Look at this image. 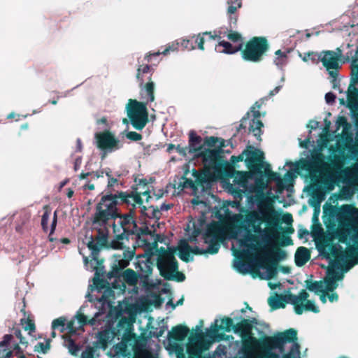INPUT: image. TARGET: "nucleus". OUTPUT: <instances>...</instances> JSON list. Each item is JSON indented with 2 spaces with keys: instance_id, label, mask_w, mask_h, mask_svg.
<instances>
[{
  "instance_id": "obj_1",
  "label": "nucleus",
  "mask_w": 358,
  "mask_h": 358,
  "mask_svg": "<svg viewBox=\"0 0 358 358\" xmlns=\"http://www.w3.org/2000/svg\"><path fill=\"white\" fill-rule=\"evenodd\" d=\"M141 195L146 196L147 203L151 198L149 189L140 193L136 191L130 192L117 191L115 194L106 193L103 195L96 205L95 212L92 216V223L103 228L99 229L97 235L94 237L93 236L90 237L87 245L92 252V261L96 262L97 266H101L103 262L98 257L99 251L101 248L107 246L108 244V230L106 226L109 221L115 220L120 216L117 205L124 203L131 205L133 208H135L137 204L141 205L143 202Z\"/></svg>"
},
{
  "instance_id": "obj_2",
  "label": "nucleus",
  "mask_w": 358,
  "mask_h": 358,
  "mask_svg": "<svg viewBox=\"0 0 358 358\" xmlns=\"http://www.w3.org/2000/svg\"><path fill=\"white\" fill-rule=\"evenodd\" d=\"M253 324H257L255 318L251 320L243 319L234 327V332L238 334L243 339L244 358H280L279 354L273 350L278 349L282 353L285 343H297V331L292 328L273 336H264L258 339L252 336Z\"/></svg>"
},
{
  "instance_id": "obj_3",
  "label": "nucleus",
  "mask_w": 358,
  "mask_h": 358,
  "mask_svg": "<svg viewBox=\"0 0 358 358\" xmlns=\"http://www.w3.org/2000/svg\"><path fill=\"white\" fill-rule=\"evenodd\" d=\"M278 219L272 208L248 211L240 224L245 234L240 240L241 246L256 250L259 241L267 243L279 228Z\"/></svg>"
},
{
  "instance_id": "obj_4",
  "label": "nucleus",
  "mask_w": 358,
  "mask_h": 358,
  "mask_svg": "<svg viewBox=\"0 0 358 358\" xmlns=\"http://www.w3.org/2000/svg\"><path fill=\"white\" fill-rule=\"evenodd\" d=\"M206 36L208 37L209 40L215 38L210 32H203L202 34H199L196 36H192V38L182 39L180 42L176 41V43L168 44L163 50H159L145 55L143 60L147 61V63L138 64V67H153L157 66L161 59L160 57L162 55H166L170 52L177 51L180 45L182 50H192L197 48L201 50H203L204 36Z\"/></svg>"
},
{
  "instance_id": "obj_5",
  "label": "nucleus",
  "mask_w": 358,
  "mask_h": 358,
  "mask_svg": "<svg viewBox=\"0 0 358 358\" xmlns=\"http://www.w3.org/2000/svg\"><path fill=\"white\" fill-rule=\"evenodd\" d=\"M134 209L133 206L127 214L120 213L119 221L113 223L115 238L111 241L110 246L115 250L122 249L126 242H129V236L135 234L138 230L137 224L134 220Z\"/></svg>"
},
{
  "instance_id": "obj_6",
  "label": "nucleus",
  "mask_w": 358,
  "mask_h": 358,
  "mask_svg": "<svg viewBox=\"0 0 358 358\" xmlns=\"http://www.w3.org/2000/svg\"><path fill=\"white\" fill-rule=\"evenodd\" d=\"M257 152H246L247 159L245 163L249 171H236L234 182L239 186L246 188L248 185V180L252 178L254 174H262V169L264 165V157H257Z\"/></svg>"
},
{
  "instance_id": "obj_7",
  "label": "nucleus",
  "mask_w": 358,
  "mask_h": 358,
  "mask_svg": "<svg viewBox=\"0 0 358 358\" xmlns=\"http://www.w3.org/2000/svg\"><path fill=\"white\" fill-rule=\"evenodd\" d=\"M348 63H351L350 67L358 66V57H355L352 51L344 53L341 47L332 50H322L323 67H342L343 65Z\"/></svg>"
},
{
  "instance_id": "obj_8",
  "label": "nucleus",
  "mask_w": 358,
  "mask_h": 358,
  "mask_svg": "<svg viewBox=\"0 0 358 358\" xmlns=\"http://www.w3.org/2000/svg\"><path fill=\"white\" fill-rule=\"evenodd\" d=\"M127 113L132 127L136 130H142L149 121L147 103L129 99Z\"/></svg>"
},
{
  "instance_id": "obj_9",
  "label": "nucleus",
  "mask_w": 358,
  "mask_h": 358,
  "mask_svg": "<svg viewBox=\"0 0 358 358\" xmlns=\"http://www.w3.org/2000/svg\"><path fill=\"white\" fill-rule=\"evenodd\" d=\"M228 8L227 13L229 14V24L230 30L227 29L221 30L220 34L226 36L229 41L234 43H243L242 37L240 34L236 31H233L231 29L235 27L237 22V16L235 15L238 8L242 6V0H227Z\"/></svg>"
},
{
  "instance_id": "obj_10",
  "label": "nucleus",
  "mask_w": 358,
  "mask_h": 358,
  "mask_svg": "<svg viewBox=\"0 0 358 358\" xmlns=\"http://www.w3.org/2000/svg\"><path fill=\"white\" fill-rule=\"evenodd\" d=\"M268 48V45L265 38H255L246 45L242 52V57L245 61L259 62Z\"/></svg>"
},
{
  "instance_id": "obj_11",
  "label": "nucleus",
  "mask_w": 358,
  "mask_h": 358,
  "mask_svg": "<svg viewBox=\"0 0 358 358\" xmlns=\"http://www.w3.org/2000/svg\"><path fill=\"white\" fill-rule=\"evenodd\" d=\"M157 267L164 278L167 274L176 271L178 268V262L175 257L174 251L161 248L157 259Z\"/></svg>"
},
{
  "instance_id": "obj_12",
  "label": "nucleus",
  "mask_w": 358,
  "mask_h": 358,
  "mask_svg": "<svg viewBox=\"0 0 358 358\" xmlns=\"http://www.w3.org/2000/svg\"><path fill=\"white\" fill-rule=\"evenodd\" d=\"M352 241L353 244L349 245L344 252H338L336 247H331V255L345 262L346 271L358 264V239L353 236Z\"/></svg>"
},
{
  "instance_id": "obj_13",
  "label": "nucleus",
  "mask_w": 358,
  "mask_h": 358,
  "mask_svg": "<svg viewBox=\"0 0 358 358\" xmlns=\"http://www.w3.org/2000/svg\"><path fill=\"white\" fill-rule=\"evenodd\" d=\"M96 147L106 152H113L122 148L120 141L109 129L97 132L94 135Z\"/></svg>"
},
{
  "instance_id": "obj_14",
  "label": "nucleus",
  "mask_w": 358,
  "mask_h": 358,
  "mask_svg": "<svg viewBox=\"0 0 358 358\" xmlns=\"http://www.w3.org/2000/svg\"><path fill=\"white\" fill-rule=\"evenodd\" d=\"M294 165L296 171H306L310 175H316L320 172V169L325 165L324 155L321 152H316L312 155L310 159H301Z\"/></svg>"
},
{
  "instance_id": "obj_15",
  "label": "nucleus",
  "mask_w": 358,
  "mask_h": 358,
  "mask_svg": "<svg viewBox=\"0 0 358 358\" xmlns=\"http://www.w3.org/2000/svg\"><path fill=\"white\" fill-rule=\"evenodd\" d=\"M309 294L305 289H301L299 295H295L294 306V312L297 315H301L303 311H311L315 313L320 312L319 308L313 301L308 300Z\"/></svg>"
},
{
  "instance_id": "obj_16",
  "label": "nucleus",
  "mask_w": 358,
  "mask_h": 358,
  "mask_svg": "<svg viewBox=\"0 0 358 358\" xmlns=\"http://www.w3.org/2000/svg\"><path fill=\"white\" fill-rule=\"evenodd\" d=\"M137 70L136 77L139 81V87L141 90H144L146 92L148 101H154L155 83L152 80L153 69H137Z\"/></svg>"
},
{
  "instance_id": "obj_17",
  "label": "nucleus",
  "mask_w": 358,
  "mask_h": 358,
  "mask_svg": "<svg viewBox=\"0 0 358 358\" xmlns=\"http://www.w3.org/2000/svg\"><path fill=\"white\" fill-rule=\"evenodd\" d=\"M339 222H345L354 229H358V208L350 204L340 206L336 213Z\"/></svg>"
},
{
  "instance_id": "obj_18",
  "label": "nucleus",
  "mask_w": 358,
  "mask_h": 358,
  "mask_svg": "<svg viewBox=\"0 0 358 358\" xmlns=\"http://www.w3.org/2000/svg\"><path fill=\"white\" fill-rule=\"evenodd\" d=\"M205 167L208 170L219 171L224 164L219 150L207 149L202 153Z\"/></svg>"
},
{
  "instance_id": "obj_19",
  "label": "nucleus",
  "mask_w": 358,
  "mask_h": 358,
  "mask_svg": "<svg viewBox=\"0 0 358 358\" xmlns=\"http://www.w3.org/2000/svg\"><path fill=\"white\" fill-rule=\"evenodd\" d=\"M286 257V252L278 247L274 248L272 253L265 257L264 261L266 264H268L267 271L269 278H273L276 273L278 261L282 260L285 259Z\"/></svg>"
},
{
  "instance_id": "obj_20",
  "label": "nucleus",
  "mask_w": 358,
  "mask_h": 358,
  "mask_svg": "<svg viewBox=\"0 0 358 358\" xmlns=\"http://www.w3.org/2000/svg\"><path fill=\"white\" fill-rule=\"evenodd\" d=\"M262 103L256 101L254 106L252 108L251 111L253 113V118L250 120L249 127V131L252 132L256 138L259 141L262 140V128L264 127L263 122L259 120L261 113L259 109L262 106Z\"/></svg>"
},
{
  "instance_id": "obj_21",
  "label": "nucleus",
  "mask_w": 358,
  "mask_h": 358,
  "mask_svg": "<svg viewBox=\"0 0 358 358\" xmlns=\"http://www.w3.org/2000/svg\"><path fill=\"white\" fill-rule=\"evenodd\" d=\"M295 294L289 293L287 294H278L270 296L268 299V303L272 310H277L279 308H284L286 303H294Z\"/></svg>"
},
{
  "instance_id": "obj_22",
  "label": "nucleus",
  "mask_w": 358,
  "mask_h": 358,
  "mask_svg": "<svg viewBox=\"0 0 358 358\" xmlns=\"http://www.w3.org/2000/svg\"><path fill=\"white\" fill-rule=\"evenodd\" d=\"M13 336L11 334H6L3 340L0 342V349H8L13 352L17 358H26L23 354L19 343L13 342Z\"/></svg>"
},
{
  "instance_id": "obj_23",
  "label": "nucleus",
  "mask_w": 358,
  "mask_h": 358,
  "mask_svg": "<svg viewBox=\"0 0 358 358\" xmlns=\"http://www.w3.org/2000/svg\"><path fill=\"white\" fill-rule=\"evenodd\" d=\"M136 268H138V271H140V273H138L139 279L143 285H147L149 281V277L152 272V262L150 258H147L145 260L138 261Z\"/></svg>"
},
{
  "instance_id": "obj_24",
  "label": "nucleus",
  "mask_w": 358,
  "mask_h": 358,
  "mask_svg": "<svg viewBox=\"0 0 358 358\" xmlns=\"http://www.w3.org/2000/svg\"><path fill=\"white\" fill-rule=\"evenodd\" d=\"M101 316H102V313L101 312H96L93 317L88 319L85 315L78 311L75 317L80 327H84L87 324L94 327L101 324V322L103 321V319L100 318Z\"/></svg>"
},
{
  "instance_id": "obj_25",
  "label": "nucleus",
  "mask_w": 358,
  "mask_h": 358,
  "mask_svg": "<svg viewBox=\"0 0 358 358\" xmlns=\"http://www.w3.org/2000/svg\"><path fill=\"white\" fill-rule=\"evenodd\" d=\"M223 229L218 222H213L207 226L203 238L222 240Z\"/></svg>"
},
{
  "instance_id": "obj_26",
  "label": "nucleus",
  "mask_w": 358,
  "mask_h": 358,
  "mask_svg": "<svg viewBox=\"0 0 358 358\" xmlns=\"http://www.w3.org/2000/svg\"><path fill=\"white\" fill-rule=\"evenodd\" d=\"M189 329L187 327L182 324L173 327L170 332H169V338L175 341H182L187 337Z\"/></svg>"
},
{
  "instance_id": "obj_27",
  "label": "nucleus",
  "mask_w": 358,
  "mask_h": 358,
  "mask_svg": "<svg viewBox=\"0 0 358 358\" xmlns=\"http://www.w3.org/2000/svg\"><path fill=\"white\" fill-rule=\"evenodd\" d=\"M299 57L308 65H317L322 63V51H307L299 54Z\"/></svg>"
},
{
  "instance_id": "obj_28",
  "label": "nucleus",
  "mask_w": 358,
  "mask_h": 358,
  "mask_svg": "<svg viewBox=\"0 0 358 358\" xmlns=\"http://www.w3.org/2000/svg\"><path fill=\"white\" fill-rule=\"evenodd\" d=\"M129 262L127 259L123 258L119 260H115L113 263L111 270L109 271L108 276L110 279L113 278H118L124 269L129 265Z\"/></svg>"
},
{
  "instance_id": "obj_29",
  "label": "nucleus",
  "mask_w": 358,
  "mask_h": 358,
  "mask_svg": "<svg viewBox=\"0 0 358 358\" xmlns=\"http://www.w3.org/2000/svg\"><path fill=\"white\" fill-rule=\"evenodd\" d=\"M115 278L122 280L124 283H127L129 285L134 286L137 284L139 274H137L131 268H127L121 273L120 277Z\"/></svg>"
},
{
  "instance_id": "obj_30",
  "label": "nucleus",
  "mask_w": 358,
  "mask_h": 358,
  "mask_svg": "<svg viewBox=\"0 0 358 358\" xmlns=\"http://www.w3.org/2000/svg\"><path fill=\"white\" fill-rule=\"evenodd\" d=\"M347 107L350 110H354L358 108V89L350 85L347 92Z\"/></svg>"
},
{
  "instance_id": "obj_31",
  "label": "nucleus",
  "mask_w": 358,
  "mask_h": 358,
  "mask_svg": "<svg viewBox=\"0 0 358 358\" xmlns=\"http://www.w3.org/2000/svg\"><path fill=\"white\" fill-rule=\"evenodd\" d=\"M343 278V275L334 271L329 272V275L324 280L325 291L333 292L338 287L337 281Z\"/></svg>"
},
{
  "instance_id": "obj_32",
  "label": "nucleus",
  "mask_w": 358,
  "mask_h": 358,
  "mask_svg": "<svg viewBox=\"0 0 358 358\" xmlns=\"http://www.w3.org/2000/svg\"><path fill=\"white\" fill-rule=\"evenodd\" d=\"M294 259L296 265L302 266L310 259V252L306 247H299L296 251Z\"/></svg>"
},
{
  "instance_id": "obj_33",
  "label": "nucleus",
  "mask_w": 358,
  "mask_h": 358,
  "mask_svg": "<svg viewBox=\"0 0 358 358\" xmlns=\"http://www.w3.org/2000/svg\"><path fill=\"white\" fill-rule=\"evenodd\" d=\"M201 141V136L196 135L194 131H190L189 133V152L194 153L200 151L202 148Z\"/></svg>"
},
{
  "instance_id": "obj_34",
  "label": "nucleus",
  "mask_w": 358,
  "mask_h": 358,
  "mask_svg": "<svg viewBox=\"0 0 358 358\" xmlns=\"http://www.w3.org/2000/svg\"><path fill=\"white\" fill-rule=\"evenodd\" d=\"M141 207V213L142 215L148 217L159 220L161 217V212L158 207H155L154 206H150L149 207H146L141 205H138Z\"/></svg>"
},
{
  "instance_id": "obj_35",
  "label": "nucleus",
  "mask_w": 358,
  "mask_h": 358,
  "mask_svg": "<svg viewBox=\"0 0 358 358\" xmlns=\"http://www.w3.org/2000/svg\"><path fill=\"white\" fill-rule=\"evenodd\" d=\"M248 152H258L257 154V157L260 158L262 157H262H264V153L261 150L256 149L254 147L250 145V146H248L247 148L245 150H244L243 151V152L241 154L238 155V156L232 155L230 159L231 164L234 165L238 162H242L243 160L244 156L245 157V159H247L246 152L248 153Z\"/></svg>"
},
{
  "instance_id": "obj_36",
  "label": "nucleus",
  "mask_w": 358,
  "mask_h": 358,
  "mask_svg": "<svg viewBox=\"0 0 358 358\" xmlns=\"http://www.w3.org/2000/svg\"><path fill=\"white\" fill-rule=\"evenodd\" d=\"M219 46L223 48V50L221 51V52L231 55L241 50L243 47V43H239L236 45H233L230 42L221 41L219 42Z\"/></svg>"
},
{
  "instance_id": "obj_37",
  "label": "nucleus",
  "mask_w": 358,
  "mask_h": 358,
  "mask_svg": "<svg viewBox=\"0 0 358 358\" xmlns=\"http://www.w3.org/2000/svg\"><path fill=\"white\" fill-rule=\"evenodd\" d=\"M203 240L204 243L208 245V248L206 250H204L205 254L214 255L218 252L220 248V245L219 243L220 240L207 238H203Z\"/></svg>"
},
{
  "instance_id": "obj_38",
  "label": "nucleus",
  "mask_w": 358,
  "mask_h": 358,
  "mask_svg": "<svg viewBox=\"0 0 358 358\" xmlns=\"http://www.w3.org/2000/svg\"><path fill=\"white\" fill-rule=\"evenodd\" d=\"M305 283L307 289L310 292H314L317 294L324 290V282L322 280L313 281L312 280H306Z\"/></svg>"
},
{
  "instance_id": "obj_39",
  "label": "nucleus",
  "mask_w": 358,
  "mask_h": 358,
  "mask_svg": "<svg viewBox=\"0 0 358 358\" xmlns=\"http://www.w3.org/2000/svg\"><path fill=\"white\" fill-rule=\"evenodd\" d=\"M289 50H287L286 51H282L280 50H277L275 52V57L273 59L274 64L278 66L287 65L288 61L287 54L289 53Z\"/></svg>"
},
{
  "instance_id": "obj_40",
  "label": "nucleus",
  "mask_w": 358,
  "mask_h": 358,
  "mask_svg": "<svg viewBox=\"0 0 358 358\" xmlns=\"http://www.w3.org/2000/svg\"><path fill=\"white\" fill-rule=\"evenodd\" d=\"M179 254L178 256L181 260H182L185 262H189V255H190V245L188 244L187 242L185 241H183L180 247H179Z\"/></svg>"
},
{
  "instance_id": "obj_41",
  "label": "nucleus",
  "mask_w": 358,
  "mask_h": 358,
  "mask_svg": "<svg viewBox=\"0 0 358 358\" xmlns=\"http://www.w3.org/2000/svg\"><path fill=\"white\" fill-rule=\"evenodd\" d=\"M51 215V208L48 205L43 206V214L41 217V227L45 233L48 231V221Z\"/></svg>"
},
{
  "instance_id": "obj_42",
  "label": "nucleus",
  "mask_w": 358,
  "mask_h": 358,
  "mask_svg": "<svg viewBox=\"0 0 358 358\" xmlns=\"http://www.w3.org/2000/svg\"><path fill=\"white\" fill-rule=\"evenodd\" d=\"M221 322L222 324L220 327L215 324V331H217L219 329H223L227 332H229L231 331V330L234 331V327L235 326V324H234L233 320L231 317H224L221 320Z\"/></svg>"
},
{
  "instance_id": "obj_43",
  "label": "nucleus",
  "mask_w": 358,
  "mask_h": 358,
  "mask_svg": "<svg viewBox=\"0 0 358 358\" xmlns=\"http://www.w3.org/2000/svg\"><path fill=\"white\" fill-rule=\"evenodd\" d=\"M263 168H264V173L265 176H267L268 180L276 181L278 182V185L280 187L281 179L279 173L272 171L270 169V165L268 164H266L265 162Z\"/></svg>"
},
{
  "instance_id": "obj_44",
  "label": "nucleus",
  "mask_w": 358,
  "mask_h": 358,
  "mask_svg": "<svg viewBox=\"0 0 358 358\" xmlns=\"http://www.w3.org/2000/svg\"><path fill=\"white\" fill-rule=\"evenodd\" d=\"M66 342V346L67 347L69 353L73 356H78L81 349L80 346L76 344L71 338H69Z\"/></svg>"
},
{
  "instance_id": "obj_45",
  "label": "nucleus",
  "mask_w": 358,
  "mask_h": 358,
  "mask_svg": "<svg viewBox=\"0 0 358 358\" xmlns=\"http://www.w3.org/2000/svg\"><path fill=\"white\" fill-rule=\"evenodd\" d=\"M282 358H301L299 344L298 343L292 344L289 352L283 355Z\"/></svg>"
},
{
  "instance_id": "obj_46",
  "label": "nucleus",
  "mask_w": 358,
  "mask_h": 358,
  "mask_svg": "<svg viewBox=\"0 0 358 358\" xmlns=\"http://www.w3.org/2000/svg\"><path fill=\"white\" fill-rule=\"evenodd\" d=\"M164 279L166 280L183 282L185 280V275L183 273L180 272L178 268L176 271L167 274V276H164Z\"/></svg>"
},
{
  "instance_id": "obj_47",
  "label": "nucleus",
  "mask_w": 358,
  "mask_h": 358,
  "mask_svg": "<svg viewBox=\"0 0 358 358\" xmlns=\"http://www.w3.org/2000/svg\"><path fill=\"white\" fill-rule=\"evenodd\" d=\"M50 338L46 339L45 343L42 342L38 343L34 347V351L43 354L47 353L50 348Z\"/></svg>"
},
{
  "instance_id": "obj_48",
  "label": "nucleus",
  "mask_w": 358,
  "mask_h": 358,
  "mask_svg": "<svg viewBox=\"0 0 358 358\" xmlns=\"http://www.w3.org/2000/svg\"><path fill=\"white\" fill-rule=\"evenodd\" d=\"M329 71V73L331 77V83L332 87L334 89H339L340 88V80L337 78L338 75V69H327Z\"/></svg>"
},
{
  "instance_id": "obj_49",
  "label": "nucleus",
  "mask_w": 358,
  "mask_h": 358,
  "mask_svg": "<svg viewBox=\"0 0 358 358\" xmlns=\"http://www.w3.org/2000/svg\"><path fill=\"white\" fill-rule=\"evenodd\" d=\"M21 324L24 326V330L29 331V333L34 332L36 330L34 322L29 317L21 319Z\"/></svg>"
},
{
  "instance_id": "obj_50",
  "label": "nucleus",
  "mask_w": 358,
  "mask_h": 358,
  "mask_svg": "<svg viewBox=\"0 0 358 358\" xmlns=\"http://www.w3.org/2000/svg\"><path fill=\"white\" fill-rule=\"evenodd\" d=\"M57 224V211L54 213L53 218L52 220L51 226H50V231L48 235V240L50 242H54L56 238L53 237V234L55 233V231L56 229Z\"/></svg>"
},
{
  "instance_id": "obj_51",
  "label": "nucleus",
  "mask_w": 358,
  "mask_h": 358,
  "mask_svg": "<svg viewBox=\"0 0 358 358\" xmlns=\"http://www.w3.org/2000/svg\"><path fill=\"white\" fill-rule=\"evenodd\" d=\"M66 319L63 317H58L54 320L52 322V329H58L59 327H62L61 331H63L64 329Z\"/></svg>"
},
{
  "instance_id": "obj_52",
  "label": "nucleus",
  "mask_w": 358,
  "mask_h": 358,
  "mask_svg": "<svg viewBox=\"0 0 358 358\" xmlns=\"http://www.w3.org/2000/svg\"><path fill=\"white\" fill-rule=\"evenodd\" d=\"M254 176H257V177L255 178V187L256 189H258V191L262 192V189L265 187V182L264 181V179L262 178L263 173L262 175L260 174H254Z\"/></svg>"
},
{
  "instance_id": "obj_53",
  "label": "nucleus",
  "mask_w": 358,
  "mask_h": 358,
  "mask_svg": "<svg viewBox=\"0 0 358 358\" xmlns=\"http://www.w3.org/2000/svg\"><path fill=\"white\" fill-rule=\"evenodd\" d=\"M95 350L93 347L87 346L81 354V358H95Z\"/></svg>"
},
{
  "instance_id": "obj_54",
  "label": "nucleus",
  "mask_w": 358,
  "mask_h": 358,
  "mask_svg": "<svg viewBox=\"0 0 358 358\" xmlns=\"http://www.w3.org/2000/svg\"><path fill=\"white\" fill-rule=\"evenodd\" d=\"M126 137L132 141H138L143 138V136L136 131H128L126 134Z\"/></svg>"
},
{
  "instance_id": "obj_55",
  "label": "nucleus",
  "mask_w": 358,
  "mask_h": 358,
  "mask_svg": "<svg viewBox=\"0 0 358 358\" xmlns=\"http://www.w3.org/2000/svg\"><path fill=\"white\" fill-rule=\"evenodd\" d=\"M220 141V138L215 136H207L204 138V144L208 147H214Z\"/></svg>"
},
{
  "instance_id": "obj_56",
  "label": "nucleus",
  "mask_w": 358,
  "mask_h": 358,
  "mask_svg": "<svg viewBox=\"0 0 358 358\" xmlns=\"http://www.w3.org/2000/svg\"><path fill=\"white\" fill-rule=\"evenodd\" d=\"M231 192L234 198L236 200H241L244 194V191L238 188L231 187Z\"/></svg>"
},
{
  "instance_id": "obj_57",
  "label": "nucleus",
  "mask_w": 358,
  "mask_h": 358,
  "mask_svg": "<svg viewBox=\"0 0 358 358\" xmlns=\"http://www.w3.org/2000/svg\"><path fill=\"white\" fill-rule=\"evenodd\" d=\"M15 336L19 339V343L22 345H27L28 343L25 341V338L22 336V332L20 329H15L14 331Z\"/></svg>"
},
{
  "instance_id": "obj_58",
  "label": "nucleus",
  "mask_w": 358,
  "mask_h": 358,
  "mask_svg": "<svg viewBox=\"0 0 358 358\" xmlns=\"http://www.w3.org/2000/svg\"><path fill=\"white\" fill-rule=\"evenodd\" d=\"M118 182V180L114 177H112L108 179V185H107V189L108 192L107 193H112L113 192V187Z\"/></svg>"
},
{
  "instance_id": "obj_59",
  "label": "nucleus",
  "mask_w": 358,
  "mask_h": 358,
  "mask_svg": "<svg viewBox=\"0 0 358 358\" xmlns=\"http://www.w3.org/2000/svg\"><path fill=\"white\" fill-rule=\"evenodd\" d=\"M351 70L353 75L350 85L355 86L356 84H358V69H351Z\"/></svg>"
},
{
  "instance_id": "obj_60",
  "label": "nucleus",
  "mask_w": 358,
  "mask_h": 358,
  "mask_svg": "<svg viewBox=\"0 0 358 358\" xmlns=\"http://www.w3.org/2000/svg\"><path fill=\"white\" fill-rule=\"evenodd\" d=\"M12 356V351L8 349H0V358H10Z\"/></svg>"
},
{
  "instance_id": "obj_61",
  "label": "nucleus",
  "mask_w": 358,
  "mask_h": 358,
  "mask_svg": "<svg viewBox=\"0 0 358 358\" xmlns=\"http://www.w3.org/2000/svg\"><path fill=\"white\" fill-rule=\"evenodd\" d=\"M336 95L332 92H328L325 94V101L329 104H332L335 102Z\"/></svg>"
},
{
  "instance_id": "obj_62",
  "label": "nucleus",
  "mask_w": 358,
  "mask_h": 358,
  "mask_svg": "<svg viewBox=\"0 0 358 358\" xmlns=\"http://www.w3.org/2000/svg\"><path fill=\"white\" fill-rule=\"evenodd\" d=\"M293 244L292 239L289 236H283L282 238V241L280 245L281 246H287Z\"/></svg>"
},
{
  "instance_id": "obj_63",
  "label": "nucleus",
  "mask_w": 358,
  "mask_h": 358,
  "mask_svg": "<svg viewBox=\"0 0 358 358\" xmlns=\"http://www.w3.org/2000/svg\"><path fill=\"white\" fill-rule=\"evenodd\" d=\"M136 234H141L142 235H151L152 231L148 227H142V228L138 227V230Z\"/></svg>"
},
{
  "instance_id": "obj_64",
  "label": "nucleus",
  "mask_w": 358,
  "mask_h": 358,
  "mask_svg": "<svg viewBox=\"0 0 358 358\" xmlns=\"http://www.w3.org/2000/svg\"><path fill=\"white\" fill-rule=\"evenodd\" d=\"M190 252L194 254V255H204L205 254V251L203 249H201L199 248V247L197 246H195L194 248L191 247L190 246Z\"/></svg>"
}]
</instances>
